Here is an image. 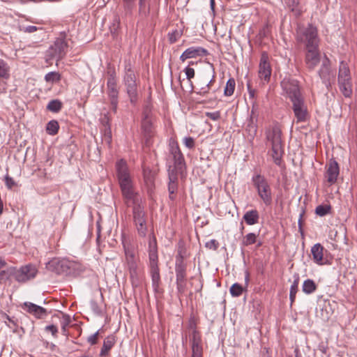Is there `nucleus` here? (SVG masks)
Masks as SVG:
<instances>
[{
  "label": "nucleus",
  "mask_w": 357,
  "mask_h": 357,
  "mask_svg": "<svg viewBox=\"0 0 357 357\" xmlns=\"http://www.w3.org/2000/svg\"><path fill=\"white\" fill-rule=\"evenodd\" d=\"M115 170L116 177L123 198L126 201L135 202V199L137 197V193L127 162L124 159L118 160L115 164Z\"/></svg>",
  "instance_id": "1"
},
{
  "label": "nucleus",
  "mask_w": 357,
  "mask_h": 357,
  "mask_svg": "<svg viewBox=\"0 0 357 357\" xmlns=\"http://www.w3.org/2000/svg\"><path fill=\"white\" fill-rule=\"evenodd\" d=\"M47 270L57 275L76 277L84 271V267L79 262L67 259L54 258L46 265Z\"/></svg>",
  "instance_id": "2"
},
{
  "label": "nucleus",
  "mask_w": 357,
  "mask_h": 357,
  "mask_svg": "<svg viewBox=\"0 0 357 357\" xmlns=\"http://www.w3.org/2000/svg\"><path fill=\"white\" fill-rule=\"evenodd\" d=\"M124 251L126 268L129 273L132 285L135 288L142 283L144 279L143 267L139 257L132 250L126 248L124 245Z\"/></svg>",
  "instance_id": "3"
},
{
  "label": "nucleus",
  "mask_w": 357,
  "mask_h": 357,
  "mask_svg": "<svg viewBox=\"0 0 357 357\" xmlns=\"http://www.w3.org/2000/svg\"><path fill=\"white\" fill-rule=\"evenodd\" d=\"M282 131L278 124L269 126L266 130V139L268 146H271V155L275 165L280 166L284 153L282 146Z\"/></svg>",
  "instance_id": "4"
},
{
  "label": "nucleus",
  "mask_w": 357,
  "mask_h": 357,
  "mask_svg": "<svg viewBox=\"0 0 357 357\" xmlns=\"http://www.w3.org/2000/svg\"><path fill=\"white\" fill-rule=\"evenodd\" d=\"M149 258L150 274L152 280V286L155 290L159 287L160 282V270L158 265V247L155 238L149 236Z\"/></svg>",
  "instance_id": "5"
},
{
  "label": "nucleus",
  "mask_w": 357,
  "mask_h": 357,
  "mask_svg": "<svg viewBox=\"0 0 357 357\" xmlns=\"http://www.w3.org/2000/svg\"><path fill=\"white\" fill-rule=\"evenodd\" d=\"M252 183L264 204L266 206H271L273 202L272 190L265 176L256 173L252 177Z\"/></svg>",
  "instance_id": "6"
},
{
  "label": "nucleus",
  "mask_w": 357,
  "mask_h": 357,
  "mask_svg": "<svg viewBox=\"0 0 357 357\" xmlns=\"http://www.w3.org/2000/svg\"><path fill=\"white\" fill-rule=\"evenodd\" d=\"M296 38L298 42L305 44L306 49L319 47L317 29L312 24L306 27L299 26L296 31Z\"/></svg>",
  "instance_id": "7"
},
{
  "label": "nucleus",
  "mask_w": 357,
  "mask_h": 357,
  "mask_svg": "<svg viewBox=\"0 0 357 357\" xmlns=\"http://www.w3.org/2000/svg\"><path fill=\"white\" fill-rule=\"evenodd\" d=\"M123 82L130 102L135 103L138 98V84L130 63H128L125 66Z\"/></svg>",
  "instance_id": "8"
},
{
  "label": "nucleus",
  "mask_w": 357,
  "mask_h": 357,
  "mask_svg": "<svg viewBox=\"0 0 357 357\" xmlns=\"http://www.w3.org/2000/svg\"><path fill=\"white\" fill-rule=\"evenodd\" d=\"M132 208L133 222L139 236L145 237L147 234V217L144 211V207L138 202L136 197Z\"/></svg>",
  "instance_id": "9"
},
{
  "label": "nucleus",
  "mask_w": 357,
  "mask_h": 357,
  "mask_svg": "<svg viewBox=\"0 0 357 357\" xmlns=\"http://www.w3.org/2000/svg\"><path fill=\"white\" fill-rule=\"evenodd\" d=\"M187 264L184 261L183 257L179 252L176 257L175 261V273H176V283L177 290L180 293H183L186 287L187 278Z\"/></svg>",
  "instance_id": "10"
},
{
  "label": "nucleus",
  "mask_w": 357,
  "mask_h": 357,
  "mask_svg": "<svg viewBox=\"0 0 357 357\" xmlns=\"http://www.w3.org/2000/svg\"><path fill=\"white\" fill-rule=\"evenodd\" d=\"M107 95L110 100V103L112 105V110L116 112L118 106V97H119V90L117 89V82H116V75L115 70L112 68H109L107 70Z\"/></svg>",
  "instance_id": "11"
},
{
  "label": "nucleus",
  "mask_w": 357,
  "mask_h": 357,
  "mask_svg": "<svg viewBox=\"0 0 357 357\" xmlns=\"http://www.w3.org/2000/svg\"><path fill=\"white\" fill-rule=\"evenodd\" d=\"M281 86L291 101L303 97L300 91L298 82L296 79L285 78L281 82Z\"/></svg>",
  "instance_id": "12"
},
{
  "label": "nucleus",
  "mask_w": 357,
  "mask_h": 357,
  "mask_svg": "<svg viewBox=\"0 0 357 357\" xmlns=\"http://www.w3.org/2000/svg\"><path fill=\"white\" fill-rule=\"evenodd\" d=\"M36 267L31 264L22 266L14 273L15 279L19 282H25L29 280L34 278L37 274Z\"/></svg>",
  "instance_id": "13"
},
{
  "label": "nucleus",
  "mask_w": 357,
  "mask_h": 357,
  "mask_svg": "<svg viewBox=\"0 0 357 357\" xmlns=\"http://www.w3.org/2000/svg\"><path fill=\"white\" fill-rule=\"evenodd\" d=\"M271 67L269 62L268 55L266 52L261 54L260 62L259 65V77L261 80L268 82L271 75Z\"/></svg>",
  "instance_id": "14"
},
{
  "label": "nucleus",
  "mask_w": 357,
  "mask_h": 357,
  "mask_svg": "<svg viewBox=\"0 0 357 357\" xmlns=\"http://www.w3.org/2000/svg\"><path fill=\"white\" fill-rule=\"evenodd\" d=\"M292 109L297 122H304L307 118V109L303 97L293 100Z\"/></svg>",
  "instance_id": "15"
},
{
  "label": "nucleus",
  "mask_w": 357,
  "mask_h": 357,
  "mask_svg": "<svg viewBox=\"0 0 357 357\" xmlns=\"http://www.w3.org/2000/svg\"><path fill=\"white\" fill-rule=\"evenodd\" d=\"M318 74L326 88L329 89L331 86V79L334 75L331 70V61L326 56L322 60Z\"/></svg>",
  "instance_id": "16"
},
{
  "label": "nucleus",
  "mask_w": 357,
  "mask_h": 357,
  "mask_svg": "<svg viewBox=\"0 0 357 357\" xmlns=\"http://www.w3.org/2000/svg\"><path fill=\"white\" fill-rule=\"evenodd\" d=\"M340 174V167L338 163L335 159H331L329 162L326 165V171L325 173V178L330 185L336 183L337 177Z\"/></svg>",
  "instance_id": "17"
},
{
  "label": "nucleus",
  "mask_w": 357,
  "mask_h": 357,
  "mask_svg": "<svg viewBox=\"0 0 357 357\" xmlns=\"http://www.w3.org/2000/svg\"><path fill=\"white\" fill-rule=\"evenodd\" d=\"M68 45L63 38H57L50 49V55L53 58L60 60L64 57Z\"/></svg>",
  "instance_id": "18"
},
{
  "label": "nucleus",
  "mask_w": 357,
  "mask_h": 357,
  "mask_svg": "<svg viewBox=\"0 0 357 357\" xmlns=\"http://www.w3.org/2000/svg\"><path fill=\"white\" fill-rule=\"evenodd\" d=\"M22 307L24 310L37 319H43L47 315V311L45 308L31 302L24 303Z\"/></svg>",
  "instance_id": "19"
},
{
  "label": "nucleus",
  "mask_w": 357,
  "mask_h": 357,
  "mask_svg": "<svg viewBox=\"0 0 357 357\" xmlns=\"http://www.w3.org/2000/svg\"><path fill=\"white\" fill-rule=\"evenodd\" d=\"M208 54V51L202 47H190L186 49L180 56V60L184 62L188 59L203 56Z\"/></svg>",
  "instance_id": "20"
},
{
  "label": "nucleus",
  "mask_w": 357,
  "mask_h": 357,
  "mask_svg": "<svg viewBox=\"0 0 357 357\" xmlns=\"http://www.w3.org/2000/svg\"><path fill=\"white\" fill-rule=\"evenodd\" d=\"M320 54L318 48L307 49L305 63L307 67L312 70L320 62Z\"/></svg>",
  "instance_id": "21"
},
{
  "label": "nucleus",
  "mask_w": 357,
  "mask_h": 357,
  "mask_svg": "<svg viewBox=\"0 0 357 357\" xmlns=\"http://www.w3.org/2000/svg\"><path fill=\"white\" fill-rule=\"evenodd\" d=\"M169 147L170 153L173 155L175 166L177 167H181L184 162V158L177 142L174 139H170Z\"/></svg>",
  "instance_id": "22"
},
{
  "label": "nucleus",
  "mask_w": 357,
  "mask_h": 357,
  "mask_svg": "<svg viewBox=\"0 0 357 357\" xmlns=\"http://www.w3.org/2000/svg\"><path fill=\"white\" fill-rule=\"evenodd\" d=\"M338 87L345 98H351L353 93L351 77L338 79Z\"/></svg>",
  "instance_id": "23"
},
{
  "label": "nucleus",
  "mask_w": 357,
  "mask_h": 357,
  "mask_svg": "<svg viewBox=\"0 0 357 357\" xmlns=\"http://www.w3.org/2000/svg\"><path fill=\"white\" fill-rule=\"evenodd\" d=\"M142 128L143 130L144 135L146 138V143H149V139L154 135V127L151 119L146 114L142 123Z\"/></svg>",
  "instance_id": "24"
},
{
  "label": "nucleus",
  "mask_w": 357,
  "mask_h": 357,
  "mask_svg": "<svg viewBox=\"0 0 357 357\" xmlns=\"http://www.w3.org/2000/svg\"><path fill=\"white\" fill-rule=\"evenodd\" d=\"M324 247L320 243L314 244L311 248L313 261L318 265H323L324 262Z\"/></svg>",
  "instance_id": "25"
},
{
  "label": "nucleus",
  "mask_w": 357,
  "mask_h": 357,
  "mask_svg": "<svg viewBox=\"0 0 357 357\" xmlns=\"http://www.w3.org/2000/svg\"><path fill=\"white\" fill-rule=\"evenodd\" d=\"M243 219L248 225H253L259 222V215L256 209L248 211L243 215Z\"/></svg>",
  "instance_id": "26"
},
{
  "label": "nucleus",
  "mask_w": 357,
  "mask_h": 357,
  "mask_svg": "<svg viewBox=\"0 0 357 357\" xmlns=\"http://www.w3.org/2000/svg\"><path fill=\"white\" fill-rule=\"evenodd\" d=\"M285 4L296 17L302 14L303 10L299 6V0H285Z\"/></svg>",
  "instance_id": "27"
},
{
  "label": "nucleus",
  "mask_w": 357,
  "mask_h": 357,
  "mask_svg": "<svg viewBox=\"0 0 357 357\" xmlns=\"http://www.w3.org/2000/svg\"><path fill=\"white\" fill-rule=\"evenodd\" d=\"M115 343V339L114 336H107L103 342V345L101 349L100 356H105L108 354L109 350L113 347Z\"/></svg>",
  "instance_id": "28"
},
{
  "label": "nucleus",
  "mask_w": 357,
  "mask_h": 357,
  "mask_svg": "<svg viewBox=\"0 0 357 357\" xmlns=\"http://www.w3.org/2000/svg\"><path fill=\"white\" fill-rule=\"evenodd\" d=\"M349 77H351L349 67L346 62L342 61L339 66L337 79Z\"/></svg>",
  "instance_id": "29"
},
{
  "label": "nucleus",
  "mask_w": 357,
  "mask_h": 357,
  "mask_svg": "<svg viewBox=\"0 0 357 357\" xmlns=\"http://www.w3.org/2000/svg\"><path fill=\"white\" fill-rule=\"evenodd\" d=\"M302 289L303 291L306 294H310L315 291V290L317 289V284L312 280L307 279L304 281Z\"/></svg>",
  "instance_id": "30"
},
{
  "label": "nucleus",
  "mask_w": 357,
  "mask_h": 357,
  "mask_svg": "<svg viewBox=\"0 0 357 357\" xmlns=\"http://www.w3.org/2000/svg\"><path fill=\"white\" fill-rule=\"evenodd\" d=\"M169 184L168 191L169 194H174L177 190V176L172 173L169 174Z\"/></svg>",
  "instance_id": "31"
},
{
  "label": "nucleus",
  "mask_w": 357,
  "mask_h": 357,
  "mask_svg": "<svg viewBox=\"0 0 357 357\" xmlns=\"http://www.w3.org/2000/svg\"><path fill=\"white\" fill-rule=\"evenodd\" d=\"M235 86H236L235 79L233 77L229 78L226 83V86H225V90H224L225 96H232L234 92Z\"/></svg>",
  "instance_id": "32"
},
{
  "label": "nucleus",
  "mask_w": 357,
  "mask_h": 357,
  "mask_svg": "<svg viewBox=\"0 0 357 357\" xmlns=\"http://www.w3.org/2000/svg\"><path fill=\"white\" fill-rule=\"evenodd\" d=\"M62 108V102L59 100H52L47 105V109L52 112H59Z\"/></svg>",
  "instance_id": "33"
},
{
  "label": "nucleus",
  "mask_w": 357,
  "mask_h": 357,
  "mask_svg": "<svg viewBox=\"0 0 357 357\" xmlns=\"http://www.w3.org/2000/svg\"><path fill=\"white\" fill-rule=\"evenodd\" d=\"M257 236L255 233H248L246 234L241 241V245L243 246H249L257 242Z\"/></svg>",
  "instance_id": "34"
},
{
  "label": "nucleus",
  "mask_w": 357,
  "mask_h": 357,
  "mask_svg": "<svg viewBox=\"0 0 357 357\" xmlns=\"http://www.w3.org/2000/svg\"><path fill=\"white\" fill-rule=\"evenodd\" d=\"M59 126L56 121L52 120L47 124L46 130L49 135H54L59 131Z\"/></svg>",
  "instance_id": "35"
},
{
  "label": "nucleus",
  "mask_w": 357,
  "mask_h": 357,
  "mask_svg": "<svg viewBox=\"0 0 357 357\" xmlns=\"http://www.w3.org/2000/svg\"><path fill=\"white\" fill-rule=\"evenodd\" d=\"M190 342L191 345L201 344L202 343L201 335L195 329H193L190 336Z\"/></svg>",
  "instance_id": "36"
},
{
  "label": "nucleus",
  "mask_w": 357,
  "mask_h": 357,
  "mask_svg": "<svg viewBox=\"0 0 357 357\" xmlns=\"http://www.w3.org/2000/svg\"><path fill=\"white\" fill-rule=\"evenodd\" d=\"M45 79L47 82H56L61 79V75L57 72H50L45 76Z\"/></svg>",
  "instance_id": "37"
},
{
  "label": "nucleus",
  "mask_w": 357,
  "mask_h": 357,
  "mask_svg": "<svg viewBox=\"0 0 357 357\" xmlns=\"http://www.w3.org/2000/svg\"><path fill=\"white\" fill-rule=\"evenodd\" d=\"M243 287L238 283H234L230 288V294L232 296L238 297L243 293Z\"/></svg>",
  "instance_id": "38"
},
{
  "label": "nucleus",
  "mask_w": 357,
  "mask_h": 357,
  "mask_svg": "<svg viewBox=\"0 0 357 357\" xmlns=\"http://www.w3.org/2000/svg\"><path fill=\"white\" fill-rule=\"evenodd\" d=\"M9 67L7 63L1 59H0V77L6 78L9 74Z\"/></svg>",
  "instance_id": "39"
},
{
  "label": "nucleus",
  "mask_w": 357,
  "mask_h": 357,
  "mask_svg": "<svg viewBox=\"0 0 357 357\" xmlns=\"http://www.w3.org/2000/svg\"><path fill=\"white\" fill-rule=\"evenodd\" d=\"M331 206L329 205H319L315 209L317 215L322 217L326 215L330 212Z\"/></svg>",
  "instance_id": "40"
},
{
  "label": "nucleus",
  "mask_w": 357,
  "mask_h": 357,
  "mask_svg": "<svg viewBox=\"0 0 357 357\" xmlns=\"http://www.w3.org/2000/svg\"><path fill=\"white\" fill-rule=\"evenodd\" d=\"M181 34L178 30H174L171 33H169V40L170 43H174L181 37Z\"/></svg>",
  "instance_id": "41"
},
{
  "label": "nucleus",
  "mask_w": 357,
  "mask_h": 357,
  "mask_svg": "<svg viewBox=\"0 0 357 357\" xmlns=\"http://www.w3.org/2000/svg\"><path fill=\"white\" fill-rule=\"evenodd\" d=\"M218 246H219V243L215 239H212V240L206 242L205 244V247L206 248L212 250H216L218 248Z\"/></svg>",
  "instance_id": "42"
},
{
  "label": "nucleus",
  "mask_w": 357,
  "mask_h": 357,
  "mask_svg": "<svg viewBox=\"0 0 357 357\" xmlns=\"http://www.w3.org/2000/svg\"><path fill=\"white\" fill-rule=\"evenodd\" d=\"M183 144L188 149H192L195 146V140L192 137H185L183 138Z\"/></svg>",
  "instance_id": "43"
},
{
  "label": "nucleus",
  "mask_w": 357,
  "mask_h": 357,
  "mask_svg": "<svg viewBox=\"0 0 357 357\" xmlns=\"http://www.w3.org/2000/svg\"><path fill=\"white\" fill-rule=\"evenodd\" d=\"M192 356H202V344L191 345Z\"/></svg>",
  "instance_id": "44"
},
{
  "label": "nucleus",
  "mask_w": 357,
  "mask_h": 357,
  "mask_svg": "<svg viewBox=\"0 0 357 357\" xmlns=\"http://www.w3.org/2000/svg\"><path fill=\"white\" fill-rule=\"evenodd\" d=\"M210 89L211 88L208 86V84H206L205 85L202 86L199 89V91H196L195 93L200 96H206L209 93Z\"/></svg>",
  "instance_id": "45"
},
{
  "label": "nucleus",
  "mask_w": 357,
  "mask_h": 357,
  "mask_svg": "<svg viewBox=\"0 0 357 357\" xmlns=\"http://www.w3.org/2000/svg\"><path fill=\"white\" fill-rule=\"evenodd\" d=\"M5 183L8 188L11 189L14 186L16 185V183L9 175H6L5 176Z\"/></svg>",
  "instance_id": "46"
},
{
  "label": "nucleus",
  "mask_w": 357,
  "mask_h": 357,
  "mask_svg": "<svg viewBox=\"0 0 357 357\" xmlns=\"http://www.w3.org/2000/svg\"><path fill=\"white\" fill-rule=\"evenodd\" d=\"M298 283H299V278L297 277L294 280V281L292 283V284L291 285L289 294H291L292 295L293 294H296V293L298 291Z\"/></svg>",
  "instance_id": "47"
},
{
  "label": "nucleus",
  "mask_w": 357,
  "mask_h": 357,
  "mask_svg": "<svg viewBox=\"0 0 357 357\" xmlns=\"http://www.w3.org/2000/svg\"><path fill=\"white\" fill-rule=\"evenodd\" d=\"M184 72L186 75V78L188 80H190L192 78L195 77V73L194 68H192L188 66L184 69Z\"/></svg>",
  "instance_id": "48"
},
{
  "label": "nucleus",
  "mask_w": 357,
  "mask_h": 357,
  "mask_svg": "<svg viewBox=\"0 0 357 357\" xmlns=\"http://www.w3.org/2000/svg\"><path fill=\"white\" fill-rule=\"evenodd\" d=\"M98 331L96 332L95 333L92 334L87 338L88 342L91 344H96L98 342Z\"/></svg>",
  "instance_id": "49"
},
{
  "label": "nucleus",
  "mask_w": 357,
  "mask_h": 357,
  "mask_svg": "<svg viewBox=\"0 0 357 357\" xmlns=\"http://www.w3.org/2000/svg\"><path fill=\"white\" fill-rule=\"evenodd\" d=\"M206 116L211 120L217 121L220 118V112H206Z\"/></svg>",
  "instance_id": "50"
},
{
  "label": "nucleus",
  "mask_w": 357,
  "mask_h": 357,
  "mask_svg": "<svg viewBox=\"0 0 357 357\" xmlns=\"http://www.w3.org/2000/svg\"><path fill=\"white\" fill-rule=\"evenodd\" d=\"M91 307L93 310V312L98 315H100L102 314L101 309L98 307V303L95 301H91Z\"/></svg>",
  "instance_id": "51"
},
{
  "label": "nucleus",
  "mask_w": 357,
  "mask_h": 357,
  "mask_svg": "<svg viewBox=\"0 0 357 357\" xmlns=\"http://www.w3.org/2000/svg\"><path fill=\"white\" fill-rule=\"evenodd\" d=\"M70 323V317L68 316H63V320L61 323V329L63 333L66 331V327L68 326Z\"/></svg>",
  "instance_id": "52"
},
{
  "label": "nucleus",
  "mask_w": 357,
  "mask_h": 357,
  "mask_svg": "<svg viewBox=\"0 0 357 357\" xmlns=\"http://www.w3.org/2000/svg\"><path fill=\"white\" fill-rule=\"evenodd\" d=\"M45 331L51 332L53 336H56L58 333V329L56 326L52 324L45 327Z\"/></svg>",
  "instance_id": "53"
},
{
  "label": "nucleus",
  "mask_w": 357,
  "mask_h": 357,
  "mask_svg": "<svg viewBox=\"0 0 357 357\" xmlns=\"http://www.w3.org/2000/svg\"><path fill=\"white\" fill-rule=\"evenodd\" d=\"M38 29V28L37 26L30 25V26H27L26 27H24L22 29V31L24 33H33V32L36 31Z\"/></svg>",
  "instance_id": "54"
},
{
  "label": "nucleus",
  "mask_w": 357,
  "mask_h": 357,
  "mask_svg": "<svg viewBox=\"0 0 357 357\" xmlns=\"http://www.w3.org/2000/svg\"><path fill=\"white\" fill-rule=\"evenodd\" d=\"M212 70H213L212 77H211V79L206 83V84H208V86L210 88H211L212 85L215 82V74L214 68H213Z\"/></svg>",
  "instance_id": "55"
},
{
  "label": "nucleus",
  "mask_w": 357,
  "mask_h": 357,
  "mask_svg": "<svg viewBox=\"0 0 357 357\" xmlns=\"http://www.w3.org/2000/svg\"><path fill=\"white\" fill-rule=\"evenodd\" d=\"M125 6L128 8H131L135 1V0H123Z\"/></svg>",
  "instance_id": "56"
},
{
  "label": "nucleus",
  "mask_w": 357,
  "mask_h": 357,
  "mask_svg": "<svg viewBox=\"0 0 357 357\" xmlns=\"http://www.w3.org/2000/svg\"><path fill=\"white\" fill-rule=\"evenodd\" d=\"M8 279L7 273L5 271H2L0 272V283L6 281Z\"/></svg>",
  "instance_id": "57"
},
{
  "label": "nucleus",
  "mask_w": 357,
  "mask_h": 357,
  "mask_svg": "<svg viewBox=\"0 0 357 357\" xmlns=\"http://www.w3.org/2000/svg\"><path fill=\"white\" fill-rule=\"evenodd\" d=\"M146 0H139V12L144 13L146 15V12L143 10V8L144 7Z\"/></svg>",
  "instance_id": "58"
},
{
  "label": "nucleus",
  "mask_w": 357,
  "mask_h": 357,
  "mask_svg": "<svg viewBox=\"0 0 357 357\" xmlns=\"http://www.w3.org/2000/svg\"><path fill=\"white\" fill-rule=\"evenodd\" d=\"M248 93H249L250 98H254L255 91L254 89H251L249 84H248Z\"/></svg>",
  "instance_id": "59"
},
{
  "label": "nucleus",
  "mask_w": 357,
  "mask_h": 357,
  "mask_svg": "<svg viewBox=\"0 0 357 357\" xmlns=\"http://www.w3.org/2000/svg\"><path fill=\"white\" fill-rule=\"evenodd\" d=\"M250 127V131H252L253 134L252 135V137H254V135L256 134L257 132V128L255 126H249Z\"/></svg>",
  "instance_id": "60"
},
{
  "label": "nucleus",
  "mask_w": 357,
  "mask_h": 357,
  "mask_svg": "<svg viewBox=\"0 0 357 357\" xmlns=\"http://www.w3.org/2000/svg\"><path fill=\"white\" fill-rule=\"evenodd\" d=\"M6 261L0 257V269L6 266Z\"/></svg>",
  "instance_id": "61"
},
{
  "label": "nucleus",
  "mask_w": 357,
  "mask_h": 357,
  "mask_svg": "<svg viewBox=\"0 0 357 357\" xmlns=\"http://www.w3.org/2000/svg\"><path fill=\"white\" fill-rule=\"evenodd\" d=\"M296 294H289V298H290V301H291V303H293L296 299Z\"/></svg>",
  "instance_id": "62"
},
{
  "label": "nucleus",
  "mask_w": 357,
  "mask_h": 357,
  "mask_svg": "<svg viewBox=\"0 0 357 357\" xmlns=\"http://www.w3.org/2000/svg\"><path fill=\"white\" fill-rule=\"evenodd\" d=\"M298 228H299V230L301 231V234H303V231H302L301 217V218H300V219L298 220Z\"/></svg>",
  "instance_id": "63"
},
{
  "label": "nucleus",
  "mask_w": 357,
  "mask_h": 357,
  "mask_svg": "<svg viewBox=\"0 0 357 357\" xmlns=\"http://www.w3.org/2000/svg\"><path fill=\"white\" fill-rule=\"evenodd\" d=\"M7 319L9 321L10 324H13L14 326H17V323L11 318H10L8 316H7Z\"/></svg>",
  "instance_id": "64"
}]
</instances>
